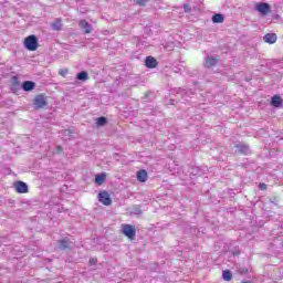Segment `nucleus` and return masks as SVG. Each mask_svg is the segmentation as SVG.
Returning a JSON list of instances; mask_svg holds the SVG:
<instances>
[{
  "label": "nucleus",
  "mask_w": 283,
  "mask_h": 283,
  "mask_svg": "<svg viewBox=\"0 0 283 283\" xmlns=\"http://www.w3.org/2000/svg\"><path fill=\"white\" fill-rule=\"evenodd\" d=\"M24 48L29 50V52H36L39 48V39L36 35L32 34L24 39Z\"/></svg>",
  "instance_id": "f257e3e1"
},
{
  "label": "nucleus",
  "mask_w": 283,
  "mask_h": 283,
  "mask_svg": "<svg viewBox=\"0 0 283 283\" xmlns=\"http://www.w3.org/2000/svg\"><path fill=\"white\" fill-rule=\"evenodd\" d=\"M122 231L129 240H134V238H136V227L132 224H124L122 227Z\"/></svg>",
  "instance_id": "f03ea898"
},
{
  "label": "nucleus",
  "mask_w": 283,
  "mask_h": 283,
  "mask_svg": "<svg viewBox=\"0 0 283 283\" xmlns=\"http://www.w3.org/2000/svg\"><path fill=\"white\" fill-rule=\"evenodd\" d=\"M256 12H260L263 17H266V14H271V4L266 2H260L255 6Z\"/></svg>",
  "instance_id": "7ed1b4c3"
},
{
  "label": "nucleus",
  "mask_w": 283,
  "mask_h": 283,
  "mask_svg": "<svg viewBox=\"0 0 283 283\" xmlns=\"http://www.w3.org/2000/svg\"><path fill=\"white\" fill-rule=\"evenodd\" d=\"M33 105L38 108V109H43V107H45V105H48V101L45 99V96L43 95H38L34 98Z\"/></svg>",
  "instance_id": "20e7f679"
},
{
  "label": "nucleus",
  "mask_w": 283,
  "mask_h": 283,
  "mask_svg": "<svg viewBox=\"0 0 283 283\" xmlns=\"http://www.w3.org/2000/svg\"><path fill=\"white\" fill-rule=\"evenodd\" d=\"M98 198L102 205H105L106 207L112 205V198H109V193H107V191L99 192Z\"/></svg>",
  "instance_id": "39448f33"
},
{
  "label": "nucleus",
  "mask_w": 283,
  "mask_h": 283,
  "mask_svg": "<svg viewBox=\"0 0 283 283\" xmlns=\"http://www.w3.org/2000/svg\"><path fill=\"white\" fill-rule=\"evenodd\" d=\"M145 65L149 70H154V67H158V60L154 56H147L145 60Z\"/></svg>",
  "instance_id": "423d86ee"
},
{
  "label": "nucleus",
  "mask_w": 283,
  "mask_h": 283,
  "mask_svg": "<svg viewBox=\"0 0 283 283\" xmlns=\"http://www.w3.org/2000/svg\"><path fill=\"white\" fill-rule=\"evenodd\" d=\"M78 25L82 30H84L85 34H92V24L87 22L86 20H81L78 22Z\"/></svg>",
  "instance_id": "0eeeda50"
},
{
  "label": "nucleus",
  "mask_w": 283,
  "mask_h": 283,
  "mask_svg": "<svg viewBox=\"0 0 283 283\" xmlns=\"http://www.w3.org/2000/svg\"><path fill=\"white\" fill-rule=\"evenodd\" d=\"M263 41H264V43H269L270 45H273V43H276V41H277V34H275V33H266L263 36Z\"/></svg>",
  "instance_id": "6e6552de"
},
{
  "label": "nucleus",
  "mask_w": 283,
  "mask_h": 283,
  "mask_svg": "<svg viewBox=\"0 0 283 283\" xmlns=\"http://www.w3.org/2000/svg\"><path fill=\"white\" fill-rule=\"evenodd\" d=\"M14 188L18 191V193H28V184H25L23 181H18L14 185Z\"/></svg>",
  "instance_id": "1a4fd4ad"
},
{
  "label": "nucleus",
  "mask_w": 283,
  "mask_h": 283,
  "mask_svg": "<svg viewBox=\"0 0 283 283\" xmlns=\"http://www.w3.org/2000/svg\"><path fill=\"white\" fill-rule=\"evenodd\" d=\"M52 30H55L56 32H60V30H63V20L61 18L55 19L51 23Z\"/></svg>",
  "instance_id": "9d476101"
},
{
  "label": "nucleus",
  "mask_w": 283,
  "mask_h": 283,
  "mask_svg": "<svg viewBox=\"0 0 283 283\" xmlns=\"http://www.w3.org/2000/svg\"><path fill=\"white\" fill-rule=\"evenodd\" d=\"M282 104H283V101H282V97H280V95L272 96L271 105L273 107H282Z\"/></svg>",
  "instance_id": "9b49d317"
},
{
  "label": "nucleus",
  "mask_w": 283,
  "mask_h": 283,
  "mask_svg": "<svg viewBox=\"0 0 283 283\" xmlns=\"http://www.w3.org/2000/svg\"><path fill=\"white\" fill-rule=\"evenodd\" d=\"M34 82L32 81H25L23 84H22V90L24 92H32V90H34Z\"/></svg>",
  "instance_id": "f8f14e48"
},
{
  "label": "nucleus",
  "mask_w": 283,
  "mask_h": 283,
  "mask_svg": "<svg viewBox=\"0 0 283 283\" xmlns=\"http://www.w3.org/2000/svg\"><path fill=\"white\" fill-rule=\"evenodd\" d=\"M147 170H139L137 171V180L138 182H147Z\"/></svg>",
  "instance_id": "ddd939ff"
},
{
  "label": "nucleus",
  "mask_w": 283,
  "mask_h": 283,
  "mask_svg": "<svg viewBox=\"0 0 283 283\" xmlns=\"http://www.w3.org/2000/svg\"><path fill=\"white\" fill-rule=\"evenodd\" d=\"M237 149H239L240 154H244L245 156H248V154H251V149L249 148V146L243 144L237 145Z\"/></svg>",
  "instance_id": "4468645a"
},
{
  "label": "nucleus",
  "mask_w": 283,
  "mask_h": 283,
  "mask_svg": "<svg viewBox=\"0 0 283 283\" xmlns=\"http://www.w3.org/2000/svg\"><path fill=\"white\" fill-rule=\"evenodd\" d=\"M212 23H224V15L222 13H216L212 15Z\"/></svg>",
  "instance_id": "2eb2a0df"
},
{
  "label": "nucleus",
  "mask_w": 283,
  "mask_h": 283,
  "mask_svg": "<svg viewBox=\"0 0 283 283\" xmlns=\"http://www.w3.org/2000/svg\"><path fill=\"white\" fill-rule=\"evenodd\" d=\"M106 178H107V176L104 172L96 175L95 176L96 185H103V182H105Z\"/></svg>",
  "instance_id": "dca6fc26"
},
{
  "label": "nucleus",
  "mask_w": 283,
  "mask_h": 283,
  "mask_svg": "<svg viewBox=\"0 0 283 283\" xmlns=\"http://www.w3.org/2000/svg\"><path fill=\"white\" fill-rule=\"evenodd\" d=\"M216 63H218V57H208L206 60L207 67H213V65H216Z\"/></svg>",
  "instance_id": "f3484780"
},
{
  "label": "nucleus",
  "mask_w": 283,
  "mask_h": 283,
  "mask_svg": "<svg viewBox=\"0 0 283 283\" xmlns=\"http://www.w3.org/2000/svg\"><path fill=\"white\" fill-rule=\"evenodd\" d=\"M60 249H62V251H64V249H70V247H72V243L67 240H62L60 241Z\"/></svg>",
  "instance_id": "a211bd4d"
},
{
  "label": "nucleus",
  "mask_w": 283,
  "mask_h": 283,
  "mask_svg": "<svg viewBox=\"0 0 283 283\" xmlns=\"http://www.w3.org/2000/svg\"><path fill=\"white\" fill-rule=\"evenodd\" d=\"M222 277H223V280H226V282H230V280L232 277L231 271H229V270L223 271Z\"/></svg>",
  "instance_id": "6ab92c4d"
},
{
  "label": "nucleus",
  "mask_w": 283,
  "mask_h": 283,
  "mask_svg": "<svg viewBox=\"0 0 283 283\" xmlns=\"http://www.w3.org/2000/svg\"><path fill=\"white\" fill-rule=\"evenodd\" d=\"M107 124V118L105 117H98L96 120V125H98V127H103V125Z\"/></svg>",
  "instance_id": "aec40b11"
},
{
  "label": "nucleus",
  "mask_w": 283,
  "mask_h": 283,
  "mask_svg": "<svg viewBox=\"0 0 283 283\" xmlns=\"http://www.w3.org/2000/svg\"><path fill=\"white\" fill-rule=\"evenodd\" d=\"M77 81H87V72H81L76 76Z\"/></svg>",
  "instance_id": "412c9836"
},
{
  "label": "nucleus",
  "mask_w": 283,
  "mask_h": 283,
  "mask_svg": "<svg viewBox=\"0 0 283 283\" xmlns=\"http://www.w3.org/2000/svg\"><path fill=\"white\" fill-rule=\"evenodd\" d=\"M147 1H149V0H136L135 3H137V6L145 7V6H147Z\"/></svg>",
  "instance_id": "4be33fe9"
},
{
  "label": "nucleus",
  "mask_w": 283,
  "mask_h": 283,
  "mask_svg": "<svg viewBox=\"0 0 283 283\" xmlns=\"http://www.w3.org/2000/svg\"><path fill=\"white\" fill-rule=\"evenodd\" d=\"M192 174H196L197 176H202V172L200 171V168H195Z\"/></svg>",
  "instance_id": "5701e85b"
},
{
  "label": "nucleus",
  "mask_w": 283,
  "mask_h": 283,
  "mask_svg": "<svg viewBox=\"0 0 283 283\" xmlns=\"http://www.w3.org/2000/svg\"><path fill=\"white\" fill-rule=\"evenodd\" d=\"M184 10L185 12H191V7H189V4H185Z\"/></svg>",
  "instance_id": "b1692460"
},
{
  "label": "nucleus",
  "mask_w": 283,
  "mask_h": 283,
  "mask_svg": "<svg viewBox=\"0 0 283 283\" xmlns=\"http://www.w3.org/2000/svg\"><path fill=\"white\" fill-rule=\"evenodd\" d=\"M96 262H98V260L97 259H90V264L92 265V266H94V264H96Z\"/></svg>",
  "instance_id": "393cba45"
},
{
  "label": "nucleus",
  "mask_w": 283,
  "mask_h": 283,
  "mask_svg": "<svg viewBox=\"0 0 283 283\" xmlns=\"http://www.w3.org/2000/svg\"><path fill=\"white\" fill-rule=\"evenodd\" d=\"M259 187H260V189H266L265 184H260Z\"/></svg>",
  "instance_id": "a878e982"
},
{
  "label": "nucleus",
  "mask_w": 283,
  "mask_h": 283,
  "mask_svg": "<svg viewBox=\"0 0 283 283\" xmlns=\"http://www.w3.org/2000/svg\"><path fill=\"white\" fill-rule=\"evenodd\" d=\"M63 151V148L61 146H57V154H61Z\"/></svg>",
  "instance_id": "bb28decb"
},
{
  "label": "nucleus",
  "mask_w": 283,
  "mask_h": 283,
  "mask_svg": "<svg viewBox=\"0 0 283 283\" xmlns=\"http://www.w3.org/2000/svg\"><path fill=\"white\" fill-rule=\"evenodd\" d=\"M60 74H61V76H65L67 73L66 72H62Z\"/></svg>",
  "instance_id": "cd10ccee"
}]
</instances>
